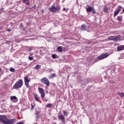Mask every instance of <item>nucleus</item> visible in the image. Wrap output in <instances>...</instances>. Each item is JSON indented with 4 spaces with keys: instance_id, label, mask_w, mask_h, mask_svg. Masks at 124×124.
I'll return each mask as SVG.
<instances>
[{
    "instance_id": "9b49d317",
    "label": "nucleus",
    "mask_w": 124,
    "mask_h": 124,
    "mask_svg": "<svg viewBox=\"0 0 124 124\" xmlns=\"http://www.w3.org/2000/svg\"><path fill=\"white\" fill-rule=\"evenodd\" d=\"M58 119L59 120H60V121H62L63 124L65 123V117H64V116H63L62 114L58 115Z\"/></svg>"
},
{
    "instance_id": "cd10ccee",
    "label": "nucleus",
    "mask_w": 124,
    "mask_h": 124,
    "mask_svg": "<svg viewBox=\"0 0 124 124\" xmlns=\"http://www.w3.org/2000/svg\"><path fill=\"white\" fill-rule=\"evenodd\" d=\"M117 20L118 21H121L122 20V18L121 17V16H118L117 17Z\"/></svg>"
},
{
    "instance_id": "6ab92c4d",
    "label": "nucleus",
    "mask_w": 124,
    "mask_h": 124,
    "mask_svg": "<svg viewBox=\"0 0 124 124\" xmlns=\"http://www.w3.org/2000/svg\"><path fill=\"white\" fill-rule=\"evenodd\" d=\"M118 94H119V95H120V96H121V97H124V93L119 92V93H118Z\"/></svg>"
},
{
    "instance_id": "473e14b6",
    "label": "nucleus",
    "mask_w": 124,
    "mask_h": 124,
    "mask_svg": "<svg viewBox=\"0 0 124 124\" xmlns=\"http://www.w3.org/2000/svg\"><path fill=\"white\" fill-rule=\"evenodd\" d=\"M65 8H63V11H65Z\"/></svg>"
},
{
    "instance_id": "b1692460",
    "label": "nucleus",
    "mask_w": 124,
    "mask_h": 124,
    "mask_svg": "<svg viewBox=\"0 0 124 124\" xmlns=\"http://www.w3.org/2000/svg\"><path fill=\"white\" fill-rule=\"evenodd\" d=\"M10 71H11V72H15V69H14L13 68H10Z\"/></svg>"
},
{
    "instance_id": "4468645a",
    "label": "nucleus",
    "mask_w": 124,
    "mask_h": 124,
    "mask_svg": "<svg viewBox=\"0 0 124 124\" xmlns=\"http://www.w3.org/2000/svg\"><path fill=\"white\" fill-rule=\"evenodd\" d=\"M118 51H123L124 50V45L117 47Z\"/></svg>"
},
{
    "instance_id": "39448f33",
    "label": "nucleus",
    "mask_w": 124,
    "mask_h": 124,
    "mask_svg": "<svg viewBox=\"0 0 124 124\" xmlns=\"http://www.w3.org/2000/svg\"><path fill=\"white\" fill-rule=\"evenodd\" d=\"M30 82H31V79H29L28 76H25L24 77V83L26 87L28 88V89H30L31 88V86H30V84H29Z\"/></svg>"
},
{
    "instance_id": "f8f14e48",
    "label": "nucleus",
    "mask_w": 124,
    "mask_h": 124,
    "mask_svg": "<svg viewBox=\"0 0 124 124\" xmlns=\"http://www.w3.org/2000/svg\"><path fill=\"white\" fill-rule=\"evenodd\" d=\"M10 100L12 101V102H18V98L16 97V96H12L10 97Z\"/></svg>"
},
{
    "instance_id": "2eb2a0df",
    "label": "nucleus",
    "mask_w": 124,
    "mask_h": 124,
    "mask_svg": "<svg viewBox=\"0 0 124 124\" xmlns=\"http://www.w3.org/2000/svg\"><path fill=\"white\" fill-rule=\"evenodd\" d=\"M81 30L82 31H86V26H85V25H82L81 26Z\"/></svg>"
},
{
    "instance_id": "c756f323",
    "label": "nucleus",
    "mask_w": 124,
    "mask_h": 124,
    "mask_svg": "<svg viewBox=\"0 0 124 124\" xmlns=\"http://www.w3.org/2000/svg\"><path fill=\"white\" fill-rule=\"evenodd\" d=\"M31 50H32V48L31 47L28 48V51H31Z\"/></svg>"
},
{
    "instance_id": "6e6552de",
    "label": "nucleus",
    "mask_w": 124,
    "mask_h": 124,
    "mask_svg": "<svg viewBox=\"0 0 124 124\" xmlns=\"http://www.w3.org/2000/svg\"><path fill=\"white\" fill-rule=\"evenodd\" d=\"M7 116L6 115H0V121L3 124H5L6 121L7 120Z\"/></svg>"
},
{
    "instance_id": "2f4dec72",
    "label": "nucleus",
    "mask_w": 124,
    "mask_h": 124,
    "mask_svg": "<svg viewBox=\"0 0 124 124\" xmlns=\"http://www.w3.org/2000/svg\"><path fill=\"white\" fill-rule=\"evenodd\" d=\"M7 31H8V32H9V31H11V30H10L8 29V30H7Z\"/></svg>"
},
{
    "instance_id": "0eeeda50",
    "label": "nucleus",
    "mask_w": 124,
    "mask_h": 124,
    "mask_svg": "<svg viewBox=\"0 0 124 124\" xmlns=\"http://www.w3.org/2000/svg\"><path fill=\"white\" fill-rule=\"evenodd\" d=\"M108 56H109V54L108 53H104L99 56L97 57V59L98 60H99L100 61L101 60H104V59H106V58H108Z\"/></svg>"
},
{
    "instance_id": "a878e982",
    "label": "nucleus",
    "mask_w": 124,
    "mask_h": 124,
    "mask_svg": "<svg viewBox=\"0 0 124 124\" xmlns=\"http://www.w3.org/2000/svg\"><path fill=\"white\" fill-rule=\"evenodd\" d=\"M56 76V75L55 74H52L50 76V78H54Z\"/></svg>"
},
{
    "instance_id": "4be33fe9",
    "label": "nucleus",
    "mask_w": 124,
    "mask_h": 124,
    "mask_svg": "<svg viewBox=\"0 0 124 124\" xmlns=\"http://www.w3.org/2000/svg\"><path fill=\"white\" fill-rule=\"evenodd\" d=\"M46 107H47V108H51V107H52V104H47L46 106Z\"/></svg>"
},
{
    "instance_id": "72a5a7b5",
    "label": "nucleus",
    "mask_w": 124,
    "mask_h": 124,
    "mask_svg": "<svg viewBox=\"0 0 124 124\" xmlns=\"http://www.w3.org/2000/svg\"><path fill=\"white\" fill-rule=\"evenodd\" d=\"M2 29V27H0V30H1Z\"/></svg>"
},
{
    "instance_id": "c85d7f7f",
    "label": "nucleus",
    "mask_w": 124,
    "mask_h": 124,
    "mask_svg": "<svg viewBox=\"0 0 124 124\" xmlns=\"http://www.w3.org/2000/svg\"><path fill=\"white\" fill-rule=\"evenodd\" d=\"M31 110H33V109H34V106H33V105H32V104H31Z\"/></svg>"
},
{
    "instance_id": "ddd939ff",
    "label": "nucleus",
    "mask_w": 124,
    "mask_h": 124,
    "mask_svg": "<svg viewBox=\"0 0 124 124\" xmlns=\"http://www.w3.org/2000/svg\"><path fill=\"white\" fill-rule=\"evenodd\" d=\"M33 95L36 100V101L39 102L40 99L39 96H38V95L36 93H33Z\"/></svg>"
},
{
    "instance_id": "5701e85b",
    "label": "nucleus",
    "mask_w": 124,
    "mask_h": 124,
    "mask_svg": "<svg viewBox=\"0 0 124 124\" xmlns=\"http://www.w3.org/2000/svg\"><path fill=\"white\" fill-rule=\"evenodd\" d=\"M63 115H64V116H65V117L67 116V115H68V112L66 111H63Z\"/></svg>"
},
{
    "instance_id": "f704fd0d",
    "label": "nucleus",
    "mask_w": 124,
    "mask_h": 124,
    "mask_svg": "<svg viewBox=\"0 0 124 124\" xmlns=\"http://www.w3.org/2000/svg\"><path fill=\"white\" fill-rule=\"evenodd\" d=\"M0 71H1V68L0 67Z\"/></svg>"
},
{
    "instance_id": "393cba45",
    "label": "nucleus",
    "mask_w": 124,
    "mask_h": 124,
    "mask_svg": "<svg viewBox=\"0 0 124 124\" xmlns=\"http://www.w3.org/2000/svg\"><path fill=\"white\" fill-rule=\"evenodd\" d=\"M56 56V54H52L51 57L52 59H56L57 57Z\"/></svg>"
},
{
    "instance_id": "7ed1b4c3",
    "label": "nucleus",
    "mask_w": 124,
    "mask_h": 124,
    "mask_svg": "<svg viewBox=\"0 0 124 124\" xmlns=\"http://www.w3.org/2000/svg\"><path fill=\"white\" fill-rule=\"evenodd\" d=\"M38 90L41 94V96L43 99V100H44V101H48V100H44V99H43L44 97H45V92H44V89H43V88H40L39 87L38 88Z\"/></svg>"
},
{
    "instance_id": "aec40b11",
    "label": "nucleus",
    "mask_w": 124,
    "mask_h": 124,
    "mask_svg": "<svg viewBox=\"0 0 124 124\" xmlns=\"http://www.w3.org/2000/svg\"><path fill=\"white\" fill-rule=\"evenodd\" d=\"M103 10H104V12H105V13H108V9H107V7H105L103 9Z\"/></svg>"
},
{
    "instance_id": "412c9836",
    "label": "nucleus",
    "mask_w": 124,
    "mask_h": 124,
    "mask_svg": "<svg viewBox=\"0 0 124 124\" xmlns=\"http://www.w3.org/2000/svg\"><path fill=\"white\" fill-rule=\"evenodd\" d=\"M120 12V10H118L117 11H116L115 12H114V16H117V14H119V13Z\"/></svg>"
},
{
    "instance_id": "dca6fc26",
    "label": "nucleus",
    "mask_w": 124,
    "mask_h": 124,
    "mask_svg": "<svg viewBox=\"0 0 124 124\" xmlns=\"http://www.w3.org/2000/svg\"><path fill=\"white\" fill-rule=\"evenodd\" d=\"M23 2L26 3L27 5H30V1L29 0H24Z\"/></svg>"
},
{
    "instance_id": "c9c22d12",
    "label": "nucleus",
    "mask_w": 124,
    "mask_h": 124,
    "mask_svg": "<svg viewBox=\"0 0 124 124\" xmlns=\"http://www.w3.org/2000/svg\"><path fill=\"white\" fill-rule=\"evenodd\" d=\"M123 12H124V8L123 9Z\"/></svg>"
},
{
    "instance_id": "7c9ffc66",
    "label": "nucleus",
    "mask_w": 124,
    "mask_h": 124,
    "mask_svg": "<svg viewBox=\"0 0 124 124\" xmlns=\"http://www.w3.org/2000/svg\"><path fill=\"white\" fill-rule=\"evenodd\" d=\"M2 11H3V9H2L0 10V13H1V12H2Z\"/></svg>"
},
{
    "instance_id": "9d476101",
    "label": "nucleus",
    "mask_w": 124,
    "mask_h": 124,
    "mask_svg": "<svg viewBox=\"0 0 124 124\" xmlns=\"http://www.w3.org/2000/svg\"><path fill=\"white\" fill-rule=\"evenodd\" d=\"M15 121H16V120L14 119H9L7 118L5 124H14Z\"/></svg>"
},
{
    "instance_id": "bb28decb",
    "label": "nucleus",
    "mask_w": 124,
    "mask_h": 124,
    "mask_svg": "<svg viewBox=\"0 0 124 124\" xmlns=\"http://www.w3.org/2000/svg\"><path fill=\"white\" fill-rule=\"evenodd\" d=\"M28 59L30 61H32V60H33V57H29Z\"/></svg>"
},
{
    "instance_id": "f03ea898",
    "label": "nucleus",
    "mask_w": 124,
    "mask_h": 124,
    "mask_svg": "<svg viewBox=\"0 0 124 124\" xmlns=\"http://www.w3.org/2000/svg\"><path fill=\"white\" fill-rule=\"evenodd\" d=\"M108 40L117 42V41H119V40H121V35L110 36L108 37Z\"/></svg>"
},
{
    "instance_id": "1a4fd4ad",
    "label": "nucleus",
    "mask_w": 124,
    "mask_h": 124,
    "mask_svg": "<svg viewBox=\"0 0 124 124\" xmlns=\"http://www.w3.org/2000/svg\"><path fill=\"white\" fill-rule=\"evenodd\" d=\"M86 11L87 12H92V13L93 14H95V13H96L95 12V10L94 9V8L93 7H88L87 9H86Z\"/></svg>"
},
{
    "instance_id": "f257e3e1",
    "label": "nucleus",
    "mask_w": 124,
    "mask_h": 124,
    "mask_svg": "<svg viewBox=\"0 0 124 124\" xmlns=\"http://www.w3.org/2000/svg\"><path fill=\"white\" fill-rule=\"evenodd\" d=\"M23 84L24 82L23 79L18 80L13 86V88L14 90H17V89H20L23 87Z\"/></svg>"
},
{
    "instance_id": "423d86ee",
    "label": "nucleus",
    "mask_w": 124,
    "mask_h": 124,
    "mask_svg": "<svg viewBox=\"0 0 124 124\" xmlns=\"http://www.w3.org/2000/svg\"><path fill=\"white\" fill-rule=\"evenodd\" d=\"M41 81L42 83L46 85L47 87H48V86H50V81H49V79L47 78L46 77L43 78L41 79Z\"/></svg>"
},
{
    "instance_id": "20e7f679",
    "label": "nucleus",
    "mask_w": 124,
    "mask_h": 124,
    "mask_svg": "<svg viewBox=\"0 0 124 124\" xmlns=\"http://www.w3.org/2000/svg\"><path fill=\"white\" fill-rule=\"evenodd\" d=\"M61 9V7L60 6L56 7L55 5H52L50 7H49V11L51 12H57V11H60Z\"/></svg>"
},
{
    "instance_id": "a211bd4d",
    "label": "nucleus",
    "mask_w": 124,
    "mask_h": 124,
    "mask_svg": "<svg viewBox=\"0 0 124 124\" xmlns=\"http://www.w3.org/2000/svg\"><path fill=\"white\" fill-rule=\"evenodd\" d=\"M41 68V65L38 64L35 66V69H40Z\"/></svg>"
},
{
    "instance_id": "f3484780",
    "label": "nucleus",
    "mask_w": 124,
    "mask_h": 124,
    "mask_svg": "<svg viewBox=\"0 0 124 124\" xmlns=\"http://www.w3.org/2000/svg\"><path fill=\"white\" fill-rule=\"evenodd\" d=\"M57 50L58 52H62V46H58L57 47Z\"/></svg>"
}]
</instances>
